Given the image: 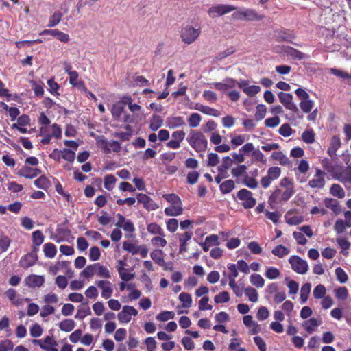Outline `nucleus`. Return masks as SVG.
Masks as SVG:
<instances>
[{"label": "nucleus", "mask_w": 351, "mask_h": 351, "mask_svg": "<svg viewBox=\"0 0 351 351\" xmlns=\"http://www.w3.org/2000/svg\"><path fill=\"white\" fill-rule=\"evenodd\" d=\"M318 326L319 323L315 318H311L303 324V327L308 333H312Z\"/></svg>", "instance_id": "obj_52"}, {"label": "nucleus", "mask_w": 351, "mask_h": 351, "mask_svg": "<svg viewBox=\"0 0 351 351\" xmlns=\"http://www.w3.org/2000/svg\"><path fill=\"white\" fill-rule=\"evenodd\" d=\"M300 107L304 112L308 113L313 109V101L306 99L305 100L301 101L300 103Z\"/></svg>", "instance_id": "obj_63"}, {"label": "nucleus", "mask_w": 351, "mask_h": 351, "mask_svg": "<svg viewBox=\"0 0 351 351\" xmlns=\"http://www.w3.org/2000/svg\"><path fill=\"white\" fill-rule=\"evenodd\" d=\"M162 197L170 204V206L165 208L164 212L167 216H179L183 213L182 203L181 199L176 194H165Z\"/></svg>", "instance_id": "obj_2"}, {"label": "nucleus", "mask_w": 351, "mask_h": 351, "mask_svg": "<svg viewBox=\"0 0 351 351\" xmlns=\"http://www.w3.org/2000/svg\"><path fill=\"white\" fill-rule=\"evenodd\" d=\"M233 159L231 158L226 156L223 158L222 164L220 167H219V171L221 173H224L232 165L234 162L239 163L241 162V149H239V154L234 153L232 154Z\"/></svg>", "instance_id": "obj_17"}, {"label": "nucleus", "mask_w": 351, "mask_h": 351, "mask_svg": "<svg viewBox=\"0 0 351 351\" xmlns=\"http://www.w3.org/2000/svg\"><path fill=\"white\" fill-rule=\"evenodd\" d=\"M139 245L132 243L128 241H124L123 243V249L132 254H137Z\"/></svg>", "instance_id": "obj_58"}, {"label": "nucleus", "mask_w": 351, "mask_h": 351, "mask_svg": "<svg viewBox=\"0 0 351 351\" xmlns=\"http://www.w3.org/2000/svg\"><path fill=\"white\" fill-rule=\"evenodd\" d=\"M267 107L264 104H258L256 106V113L254 114L256 121L262 120L266 114Z\"/></svg>", "instance_id": "obj_56"}, {"label": "nucleus", "mask_w": 351, "mask_h": 351, "mask_svg": "<svg viewBox=\"0 0 351 351\" xmlns=\"http://www.w3.org/2000/svg\"><path fill=\"white\" fill-rule=\"evenodd\" d=\"M243 291L250 301L256 302L258 300V292L254 288L249 287L245 288Z\"/></svg>", "instance_id": "obj_53"}, {"label": "nucleus", "mask_w": 351, "mask_h": 351, "mask_svg": "<svg viewBox=\"0 0 351 351\" xmlns=\"http://www.w3.org/2000/svg\"><path fill=\"white\" fill-rule=\"evenodd\" d=\"M179 300L182 304V307L190 308L192 305V298L189 293L182 292L179 295Z\"/></svg>", "instance_id": "obj_50"}, {"label": "nucleus", "mask_w": 351, "mask_h": 351, "mask_svg": "<svg viewBox=\"0 0 351 351\" xmlns=\"http://www.w3.org/2000/svg\"><path fill=\"white\" fill-rule=\"evenodd\" d=\"M271 253L274 256L282 258L289 253V250L282 245H278L271 250Z\"/></svg>", "instance_id": "obj_46"}, {"label": "nucleus", "mask_w": 351, "mask_h": 351, "mask_svg": "<svg viewBox=\"0 0 351 351\" xmlns=\"http://www.w3.org/2000/svg\"><path fill=\"white\" fill-rule=\"evenodd\" d=\"M37 252L32 250L30 253L22 256L19 262L20 265L23 268H28L34 265L38 260Z\"/></svg>", "instance_id": "obj_19"}, {"label": "nucleus", "mask_w": 351, "mask_h": 351, "mask_svg": "<svg viewBox=\"0 0 351 351\" xmlns=\"http://www.w3.org/2000/svg\"><path fill=\"white\" fill-rule=\"evenodd\" d=\"M315 136V134L312 128L305 130L302 134V141L307 144L314 143Z\"/></svg>", "instance_id": "obj_41"}, {"label": "nucleus", "mask_w": 351, "mask_h": 351, "mask_svg": "<svg viewBox=\"0 0 351 351\" xmlns=\"http://www.w3.org/2000/svg\"><path fill=\"white\" fill-rule=\"evenodd\" d=\"M138 315V311L132 306L125 305L118 313L117 318L121 323H128L132 320V317Z\"/></svg>", "instance_id": "obj_8"}, {"label": "nucleus", "mask_w": 351, "mask_h": 351, "mask_svg": "<svg viewBox=\"0 0 351 351\" xmlns=\"http://www.w3.org/2000/svg\"><path fill=\"white\" fill-rule=\"evenodd\" d=\"M250 280L252 285L257 288H261L264 286L265 280L258 274H252L250 277Z\"/></svg>", "instance_id": "obj_47"}, {"label": "nucleus", "mask_w": 351, "mask_h": 351, "mask_svg": "<svg viewBox=\"0 0 351 351\" xmlns=\"http://www.w3.org/2000/svg\"><path fill=\"white\" fill-rule=\"evenodd\" d=\"M34 183L36 187L42 189H47L50 185L49 180L44 176L35 180Z\"/></svg>", "instance_id": "obj_54"}, {"label": "nucleus", "mask_w": 351, "mask_h": 351, "mask_svg": "<svg viewBox=\"0 0 351 351\" xmlns=\"http://www.w3.org/2000/svg\"><path fill=\"white\" fill-rule=\"evenodd\" d=\"M338 180L342 183L351 184V165H348L340 173Z\"/></svg>", "instance_id": "obj_39"}, {"label": "nucleus", "mask_w": 351, "mask_h": 351, "mask_svg": "<svg viewBox=\"0 0 351 351\" xmlns=\"http://www.w3.org/2000/svg\"><path fill=\"white\" fill-rule=\"evenodd\" d=\"M185 123L182 117H171L167 119V125L169 128H176L183 125Z\"/></svg>", "instance_id": "obj_32"}, {"label": "nucleus", "mask_w": 351, "mask_h": 351, "mask_svg": "<svg viewBox=\"0 0 351 351\" xmlns=\"http://www.w3.org/2000/svg\"><path fill=\"white\" fill-rule=\"evenodd\" d=\"M189 145L197 152H204L208 147L206 136L198 130H191L187 136Z\"/></svg>", "instance_id": "obj_1"}, {"label": "nucleus", "mask_w": 351, "mask_h": 351, "mask_svg": "<svg viewBox=\"0 0 351 351\" xmlns=\"http://www.w3.org/2000/svg\"><path fill=\"white\" fill-rule=\"evenodd\" d=\"M95 275L103 278H111V273L109 269L99 263L88 265L80 274L81 276L86 278H92Z\"/></svg>", "instance_id": "obj_3"}, {"label": "nucleus", "mask_w": 351, "mask_h": 351, "mask_svg": "<svg viewBox=\"0 0 351 351\" xmlns=\"http://www.w3.org/2000/svg\"><path fill=\"white\" fill-rule=\"evenodd\" d=\"M309 164L306 160H301L297 168L294 169L297 180L300 183H303L306 181L305 178H300V174H305L309 170Z\"/></svg>", "instance_id": "obj_21"}, {"label": "nucleus", "mask_w": 351, "mask_h": 351, "mask_svg": "<svg viewBox=\"0 0 351 351\" xmlns=\"http://www.w3.org/2000/svg\"><path fill=\"white\" fill-rule=\"evenodd\" d=\"M228 269L229 270V274L228 275V278L229 279V285L233 289L234 292L237 295L239 296L241 295L239 288L236 285L235 283V278L238 276V270L241 269V260H239L237 261V267L234 264H230L228 266Z\"/></svg>", "instance_id": "obj_4"}, {"label": "nucleus", "mask_w": 351, "mask_h": 351, "mask_svg": "<svg viewBox=\"0 0 351 351\" xmlns=\"http://www.w3.org/2000/svg\"><path fill=\"white\" fill-rule=\"evenodd\" d=\"M243 18L247 21H260L264 18V15L257 13L254 10L247 9L243 11Z\"/></svg>", "instance_id": "obj_29"}, {"label": "nucleus", "mask_w": 351, "mask_h": 351, "mask_svg": "<svg viewBox=\"0 0 351 351\" xmlns=\"http://www.w3.org/2000/svg\"><path fill=\"white\" fill-rule=\"evenodd\" d=\"M117 221L115 226L117 228H121L125 232L132 233L135 231L134 223L129 219H127L120 213L117 214Z\"/></svg>", "instance_id": "obj_14"}, {"label": "nucleus", "mask_w": 351, "mask_h": 351, "mask_svg": "<svg viewBox=\"0 0 351 351\" xmlns=\"http://www.w3.org/2000/svg\"><path fill=\"white\" fill-rule=\"evenodd\" d=\"M245 166L243 165V184L250 189H255L258 186V182L254 178L249 177L245 173Z\"/></svg>", "instance_id": "obj_37"}, {"label": "nucleus", "mask_w": 351, "mask_h": 351, "mask_svg": "<svg viewBox=\"0 0 351 351\" xmlns=\"http://www.w3.org/2000/svg\"><path fill=\"white\" fill-rule=\"evenodd\" d=\"M163 123V119L158 115H154L150 121L149 128L152 131L158 130Z\"/></svg>", "instance_id": "obj_51"}, {"label": "nucleus", "mask_w": 351, "mask_h": 351, "mask_svg": "<svg viewBox=\"0 0 351 351\" xmlns=\"http://www.w3.org/2000/svg\"><path fill=\"white\" fill-rule=\"evenodd\" d=\"M324 205L326 208H330L332 212L337 215L341 212V208L339 202L332 198H325L324 200Z\"/></svg>", "instance_id": "obj_28"}, {"label": "nucleus", "mask_w": 351, "mask_h": 351, "mask_svg": "<svg viewBox=\"0 0 351 351\" xmlns=\"http://www.w3.org/2000/svg\"><path fill=\"white\" fill-rule=\"evenodd\" d=\"M311 289V285L309 282H306L302 286L300 290V299L302 303L304 304L307 301Z\"/></svg>", "instance_id": "obj_44"}, {"label": "nucleus", "mask_w": 351, "mask_h": 351, "mask_svg": "<svg viewBox=\"0 0 351 351\" xmlns=\"http://www.w3.org/2000/svg\"><path fill=\"white\" fill-rule=\"evenodd\" d=\"M281 174V169L278 167H271L267 170V173L261 180V185L263 188H268L271 182L277 180Z\"/></svg>", "instance_id": "obj_7"}, {"label": "nucleus", "mask_w": 351, "mask_h": 351, "mask_svg": "<svg viewBox=\"0 0 351 351\" xmlns=\"http://www.w3.org/2000/svg\"><path fill=\"white\" fill-rule=\"evenodd\" d=\"M280 271L274 267H269L267 268L265 276L270 280L276 279L279 277Z\"/></svg>", "instance_id": "obj_60"}, {"label": "nucleus", "mask_w": 351, "mask_h": 351, "mask_svg": "<svg viewBox=\"0 0 351 351\" xmlns=\"http://www.w3.org/2000/svg\"><path fill=\"white\" fill-rule=\"evenodd\" d=\"M152 259L158 265L162 266L165 270L169 269L166 267V263L163 258V252L162 250H154L150 253Z\"/></svg>", "instance_id": "obj_27"}, {"label": "nucleus", "mask_w": 351, "mask_h": 351, "mask_svg": "<svg viewBox=\"0 0 351 351\" xmlns=\"http://www.w3.org/2000/svg\"><path fill=\"white\" fill-rule=\"evenodd\" d=\"M69 83L80 89H85L84 82L79 78L78 73L75 71L69 73Z\"/></svg>", "instance_id": "obj_30"}, {"label": "nucleus", "mask_w": 351, "mask_h": 351, "mask_svg": "<svg viewBox=\"0 0 351 351\" xmlns=\"http://www.w3.org/2000/svg\"><path fill=\"white\" fill-rule=\"evenodd\" d=\"M278 97L279 98L280 103L282 104L287 109L291 110L294 112H298V108L293 102V95L291 93L279 92L278 93Z\"/></svg>", "instance_id": "obj_11"}, {"label": "nucleus", "mask_w": 351, "mask_h": 351, "mask_svg": "<svg viewBox=\"0 0 351 351\" xmlns=\"http://www.w3.org/2000/svg\"><path fill=\"white\" fill-rule=\"evenodd\" d=\"M341 142L338 136H333L330 142L329 147L327 150L328 154L330 157L336 156L337 151L341 147Z\"/></svg>", "instance_id": "obj_25"}, {"label": "nucleus", "mask_w": 351, "mask_h": 351, "mask_svg": "<svg viewBox=\"0 0 351 351\" xmlns=\"http://www.w3.org/2000/svg\"><path fill=\"white\" fill-rule=\"evenodd\" d=\"M234 187V183L232 180H226L220 185V189L223 193H228L230 192Z\"/></svg>", "instance_id": "obj_64"}, {"label": "nucleus", "mask_w": 351, "mask_h": 351, "mask_svg": "<svg viewBox=\"0 0 351 351\" xmlns=\"http://www.w3.org/2000/svg\"><path fill=\"white\" fill-rule=\"evenodd\" d=\"M40 170L38 168H31L25 166L19 171L18 174L25 178L32 179L40 174Z\"/></svg>", "instance_id": "obj_22"}, {"label": "nucleus", "mask_w": 351, "mask_h": 351, "mask_svg": "<svg viewBox=\"0 0 351 351\" xmlns=\"http://www.w3.org/2000/svg\"><path fill=\"white\" fill-rule=\"evenodd\" d=\"M284 52L286 53L287 55L298 60H301L304 58V54L302 52L290 46L285 47Z\"/></svg>", "instance_id": "obj_31"}, {"label": "nucleus", "mask_w": 351, "mask_h": 351, "mask_svg": "<svg viewBox=\"0 0 351 351\" xmlns=\"http://www.w3.org/2000/svg\"><path fill=\"white\" fill-rule=\"evenodd\" d=\"M137 200L143 204V206L148 210H154L158 208V205L145 194H138L137 195Z\"/></svg>", "instance_id": "obj_20"}, {"label": "nucleus", "mask_w": 351, "mask_h": 351, "mask_svg": "<svg viewBox=\"0 0 351 351\" xmlns=\"http://www.w3.org/2000/svg\"><path fill=\"white\" fill-rule=\"evenodd\" d=\"M75 324L73 319H64L59 324V328L64 332H70L75 328Z\"/></svg>", "instance_id": "obj_49"}, {"label": "nucleus", "mask_w": 351, "mask_h": 351, "mask_svg": "<svg viewBox=\"0 0 351 351\" xmlns=\"http://www.w3.org/2000/svg\"><path fill=\"white\" fill-rule=\"evenodd\" d=\"M117 270H118L120 278L123 281H126V282L130 281L134 276V273H132L128 269H125L124 267H118Z\"/></svg>", "instance_id": "obj_43"}, {"label": "nucleus", "mask_w": 351, "mask_h": 351, "mask_svg": "<svg viewBox=\"0 0 351 351\" xmlns=\"http://www.w3.org/2000/svg\"><path fill=\"white\" fill-rule=\"evenodd\" d=\"M199 29H195L192 26L187 25L183 27L180 32L182 40L186 44L193 43L199 36Z\"/></svg>", "instance_id": "obj_5"}, {"label": "nucleus", "mask_w": 351, "mask_h": 351, "mask_svg": "<svg viewBox=\"0 0 351 351\" xmlns=\"http://www.w3.org/2000/svg\"><path fill=\"white\" fill-rule=\"evenodd\" d=\"M326 290L323 285H317L313 289V297L315 299H321L324 297Z\"/></svg>", "instance_id": "obj_61"}, {"label": "nucleus", "mask_w": 351, "mask_h": 351, "mask_svg": "<svg viewBox=\"0 0 351 351\" xmlns=\"http://www.w3.org/2000/svg\"><path fill=\"white\" fill-rule=\"evenodd\" d=\"M165 233H163L162 235H156V236L154 237L151 239L152 245L156 247H164L167 244V241L165 239Z\"/></svg>", "instance_id": "obj_42"}, {"label": "nucleus", "mask_w": 351, "mask_h": 351, "mask_svg": "<svg viewBox=\"0 0 351 351\" xmlns=\"http://www.w3.org/2000/svg\"><path fill=\"white\" fill-rule=\"evenodd\" d=\"M246 82L243 81V91L250 97H253L261 91L259 86L251 85L245 87Z\"/></svg>", "instance_id": "obj_40"}, {"label": "nucleus", "mask_w": 351, "mask_h": 351, "mask_svg": "<svg viewBox=\"0 0 351 351\" xmlns=\"http://www.w3.org/2000/svg\"><path fill=\"white\" fill-rule=\"evenodd\" d=\"M235 10V7L230 5H217L208 10L210 16L215 18L228 14Z\"/></svg>", "instance_id": "obj_9"}, {"label": "nucleus", "mask_w": 351, "mask_h": 351, "mask_svg": "<svg viewBox=\"0 0 351 351\" xmlns=\"http://www.w3.org/2000/svg\"><path fill=\"white\" fill-rule=\"evenodd\" d=\"M98 145L106 153L111 151L118 153L121 150V145L118 141H107L105 139H101L97 141Z\"/></svg>", "instance_id": "obj_15"}, {"label": "nucleus", "mask_w": 351, "mask_h": 351, "mask_svg": "<svg viewBox=\"0 0 351 351\" xmlns=\"http://www.w3.org/2000/svg\"><path fill=\"white\" fill-rule=\"evenodd\" d=\"M276 40L278 42H287L293 43V40L296 38L293 30L281 29L275 32Z\"/></svg>", "instance_id": "obj_10"}, {"label": "nucleus", "mask_w": 351, "mask_h": 351, "mask_svg": "<svg viewBox=\"0 0 351 351\" xmlns=\"http://www.w3.org/2000/svg\"><path fill=\"white\" fill-rule=\"evenodd\" d=\"M5 295L11 303L16 306L22 305L25 301H29V298H23L21 295L18 294L16 291L14 289H8L5 292Z\"/></svg>", "instance_id": "obj_18"}, {"label": "nucleus", "mask_w": 351, "mask_h": 351, "mask_svg": "<svg viewBox=\"0 0 351 351\" xmlns=\"http://www.w3.org/2000/svg\"><path fill=\"white\" fill-rule=\"evenodd\" d=\"M238 84L239 87H241V84L237 83L235 80L233 79H226L224 80L223 82H213L212 84H210L211 88H215L217 90L225 93L226 91L230 90L231 88L236 86V85Z\"/></svg>", "instance_id": "obj_13"}, {"label": "nucleus", "mask_w": 351, "mask_h": 351, "mask_svg": "<svg viewBox=\"0 0 351 351\" xmlns=\"http://www.w3.org/2000/svg\"><path fill=\"white\" fill-rule=\"evenodd\" d=\"M123 108L119 104H114L112 106L111 113L114 119L119 120L123 113Z\"/></svg>", "instance_id": "obj_59"}, {"label": "nucleus", "mask_w": 351, "mask_h": 351, "mask_svg": "<svg viewBox=\"0 0 351 351\" xmlns=\"http://www.w3.org/2000/svg\"><path fill=\"white\" fill-rule=\"evenodd\" d=\"M43 252L46 258H53L56 255L57 249L53 243H47L43 245Z\"/></svg>", "instance_id": "obj_35"}, {"label": "nucleus", "mask_w": 351, "mask_h": 351, "mask_svg": "<svg viewBox=\"0 0 351 351\" xmlns=\"http://www.w3.org/2000/svg\"><path fill=\"white\" fill-rule=\"evenodd\" d=\"M68 9L65 8L64 13H62L60 11H56L49 18V23L47 27H53L56 26L61 21V19L64 14L67 12Z\"/></svg>", "instance_id": "obj_34"}, {"label": "nucleus", "mask_w": 351, "mask_h": 351, "mask_svg": "<svg viewBox=\"0 0 351 351\" xmlns=\"http://www.w3.org/2000/svg\"><path fill=\"white\" fill-rule=\"evenodd\" d=\"M27 285L30 287H40L45 282V278L40 275H30L25 279Z\"/></svg>", "instance_id": "obj_24"}, {"label": "nucleus", "mask_w": 351, "mask_h": 351, "mask_svg": "<svg viewBox=\"0 0 351 351\" xmlns=\"http://www.w3.org/2000/svg\"><path fill=\"white\" fill-rule=\"evenodd\" d=\"M174 317L175 313L169 311H162L156 316V319L160 322H165L169 319H172Z\"/></svg>", "instance_id": "obj_62"}, {"label": "nucleus", "mask_w": 351, "mask_h": 351, "mask_svg": "<svg viewBox=\"0 0 351 351\" xmlns=\"http://www.w3.org/2000/svg\"><path fill=\"white\" fill-rule=\"evenodd\" d=\"M271 157L273 160L279 162L281 165L286 166L290 164L289 158L280 151L273 152Z\"/></svg>", "instance_id": "obj_36"}, {"label": "nucleus", "mask_w": 351, "mask_h": 351, "mask_svg": "<svg viewBox=\"0 0 351 351\" xmlns=\"http://www.w3.org/2000/svg\"><path fill=\"white\" fill-rule=\"evenodd\" d=\"M324 176L325 173L317 168L313 178L308 182V186L312 189H322L325 185Z\"/></svg>", "instance_id": "obj_12"}, {"label": "nucleus", "mask_w": 351, "mask_h": 351, "mask_svg": "<svg viewBox=\"0 0 351 351\" xmlns=\"http://www.w3.org/2000/svg\"><path fill=\"white\" fill-rule=\"evenodd\" d=\"M330 193L335 197L338 198H343L345 197V191L343 188L337 184H333L330 186Z\"/></svg>", "instance_id": "obj_48"}, {"label": "nucleus", "mask_w": 351, "mask_h": 351, "mask_svg": "<svg viewBox=\"0 0 351 351\" xmlns=\"http://www.w3.org/2000/svg\"><path fill=\"white\" fill-rule=\"evenodd\" d=\"M202 120L200 114L198 113H192L188 119L189 125L191 128L197 127Z\"/></svg>", "instance_id": "obj_57"}, {"label": "nucleus", "mask_w": 351, "mask_h": 351, "mask_svg": "<svg viewBox=\"0 0 351 351\" xmlns=\"http://www.w3.org/2000/svg\"><path fill=\"white\" fill-rule=\"evenodd\" d=\"M147 231L152 234L162 235L165 233L162 228L156 223H151L147 226Z\"/></svg>", "instance_id": "obj_55"}, {"label": "nucleus", "mask_w": 351, "mask_h": 351, "mask_svg": "<svg viewBox=\"0 0 351 351\" xmlns=\"http://www.w3.org/2000/svg\"><path fill=\"white\" fill-rule=\"evenodd\" d=\"M291 269L298 274H304L308 271V265L307 262L296 255L291 256L289 258Z\"/></svg>", "instance_id": "obj_6"}, {"label": "nucleus", "mask_w": 351, "mask_h": 351, "mask_svg": "<svg viewBox=\"0 0 351 351\" xmlns=\"http://www.w3.org/2000/svg\"><path fill=\"white\" fill-rule=\"evenodd\" d=\"M256 199L252 197L250 191L243 189V206L245 208H251L256 204Z\"/></svg>", "instance_id": "obj_26"}, {"label": "nucleus", "mask_w": 351, "mask_h": 351, "mask_svg": "<svg viewBox=\"0 0 351 351\" xmlns=\"http://www.w3.org/2000/svg\"><path fill=\"white\" fill-rule=\"evenodd\" d=\"M195 109L208 115L213 117H219L220 115V113L217 110L209 106L197 104Z\"/></svg>", "instance_id": "obj_38"}, {"label": "nucleus", "mask_w": 351, "mask_h": 351, "mask_svg": "<svg viewBox=\"0 0 351 351\" xmlns=\"http://www.w3.org/2000/svg\"><path fill=\"white\" fill-rule=\"evenodd\" d=\"M45 237L40 230H36L32 232V250L34 252H38L39 247L44 242Z\"/></svg>", "instance_id": "obj_23"}, {"label": "nucleus", "mask_w": 351, "mask_h": 351, "mask_svg": "<svg viewBox=\"0 0 351 351\" xmlns=\"http://www.w3.org/2000/svg\"><path fill=\"white\" fill-rule=\"evenodd\" d=\"M116 182L117 179L113 175H107L104 180V188L108 191H112L115 186Z\"/></svg>", "instance_id": "obj_45"}, {"label": "nucleus", "mask_w": 351, "mask_h": 351, "mask_svg": "<svg viewBox=\"0 0 351 351\" xmlns=\"http://www.w3.org/2000/svg\"><path fill=\"white\" fill-rule=\"evenodd\" d=\"M96 285L101 290V295L104 299L110 298L113 293V285L108 280H101L96 282Z\"/></svg>", "instance_id": "obj_16"}, {"label": "nucleus", "mask_w": 351, "mask_h": 351, "mask_svg": "<svg viewBox=\"0 0 351 351\" xmlns=\"http://www.w3.org/2000/svg\"><path fill=\"white\" fill-rule=\"evenodd\" d=\"M38 121V123L42 125V127L40 129V134H45L48 131L47 125L51 123L49 119L43 112H42L39 114Z\"/></svg>", "instance_id": "obj_33"}]
</instances>
